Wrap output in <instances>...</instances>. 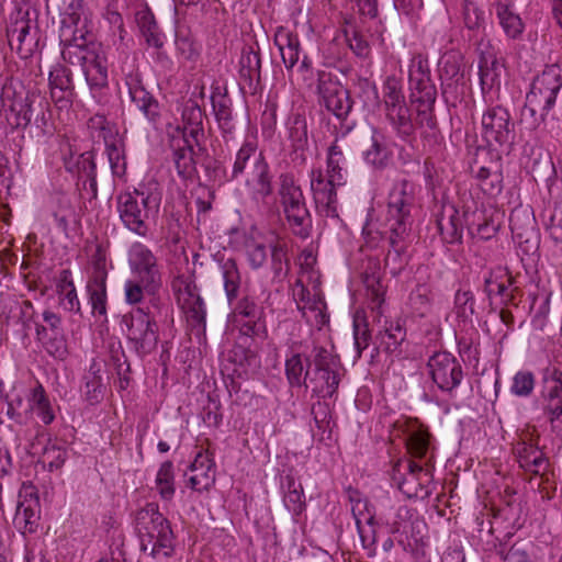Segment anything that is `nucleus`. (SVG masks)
<instances>
[{"mask_svg": "<svg viewBox=\"0 0 562 562\" xmlns=\"http://www.w3.org/2000/svg\"><path fill=\"white\" fill-rule=\"evenodd\" d=\"M183 145L173 149L172 159L177 173L183 180L192 179L196 173V162L194 160V143L189 138H183Z\"/></svg>", "mask_w": 562, "mask_h": 562, "instance_id": "obj_35", "label": "nucleus"}, {"mask_svg": "<svg viewBox=\"0 0 562 562\" xmlns=\"http://www.w3.org/2000/svg\"><path fill=\"white\" fill-rule=\"evenodd\" d=\"M383 110L406 103L400 79L395 76H389L383 82Z\"/></svg>", "mask_w": 562, "mask_h": 562, "instance_id": "obj_54", "label": "nucleus"}, {"mask_svg": "<svg viewBox=\"0 0 562 562\" xmlns=\"http://www.w3.org/2000/svg\"><path fill=\"white\" fill-rule=\"evenodd\" d=\"M87 31L83 27L75 30L74 36H70L69 41L60 40L61 56L65 61L71 65H80L83 67L88 60V56L97 48L95 44H88L86 40Z\"/></svg>", "mask_w": 562, "mask_h": 562, "instance_id": "obj_23", "label": "nucleus"}, {"mask_svg": "<svg viewBox=\"0 0 562 562\" xmlns=\"http://www.w3.org/2000/svg\"><path fill=\"white\" fill-rule=\"evenodd\" d=\"M138 24L142 34L149 46H153L157 49L164 46V36L159 31L158 25L154 21L153 16H150L149 14H144L139 19Z\"/></svg>", "mask_w": 562, "mask_h": 562, "instance_id": "obj_64", "label": "nucleus"}, {"mask_svg": "<svg viewBox=\"0 0 562 562\" xmlns=\"http://www.w3.org/2000/svg\"><path fill=\"white\" fill-rule=\"evenodd\" d=\"M308 381L315 394L319 397L327 398L336 393L340 378L338 371L312 370Z\"/></svg>", "mask_w": 562, "mask_h": 562, "instance_id": "obj_39", "label": "nucleus"}, {"mask_svg": "<svg viewBox=\"0 0 562 562\" xmlns=\"http://www.w3.org/2000/svg\"><path fill=\"white\" fill-rule=\"evenodd\" d=\"M561 87L560 69L557 66L546 68L531 83L530 91L526 95V109L532 116L539 114L544 121L546 115L555 103Z\"/></svg>", "mask_w": 562, "mask_h": 562, "instance_id": "obj_7", "label": "nucleus"}, {"mask_svg": "<svg viewBox=\"0 0 562 562\" xmlns=\"http://www.w3.org/2000/svg\"><path fill=\"white\" fill-rule=\"evenodd\" d=\"M122 329L131 348L139 357L151 353L159 340V329L155 317L142 307L133 308L122 317Z\"/></svg>", "mask_w": 562, "mask_h": 562, "instance_id": "obj_6", "label": "nucleus"}, {"mask_svg": "<svg viewBox=\"0 0 562 562\" xmlns=\"http://www.w3.org/2000/svg\"><path fill=\"white\" fill-rule=\"evenodd\" d=\"M203 120V110L195 102L188 101L182 111L183 138L193 142L199 150L202 149V143L205 138Z\"/></svg>", "mask_w": 562, "mask_h": 562, "instance_id": "obj_26", "label": "nucleus"}, {"mask_svg": "<svg viewBox=\"0 0 562 562\" xmlns=\"http://www.w3.org/2000/svg\"><path fill=\"white\" fill-rule=\"evenodd\" d=\"M218 267L229 304L237 300L241 284L240 272L234 258H221Z\"/></svg>", "mask_w": 562, "mask_h": 562, "instance_id": "obj_38", "label": "nucleus"}, {"mask_svg": "<svg viewBox=\"0 0 562 562\" xmlns=\"http://www.w3.org/2000/svg\"><path fill=\"white\" fill-rule=\"evenodd\" d=\"M492 9L507 38L514 41L520 40L525 31V23L517 13L514 1L494 0Z\"/></svg>", "mask_w": 562, "mask_h": 562, "instance_id": "obj_21", "label": "nucleus"}, {"mask_svg": "<svg viewBox=\"0 0 562 562\" xmlns=\"http://www.w3.org/2000/svg\"><path fill=\"white\" fill-rule=\"evenodd\" d=\"M56 292L59 296V303L64 310L78 314L81 313L80 301L69 269H64L59 272L56 283Z\"/></svg>", "mask_w": 562, "mask_h": 562, "instance_id": "obj_34", "label": "nucleus"}, {"mask_svg": "<svg viewBox=\"0 0 562 562\" xmlns=\"http://www.w3.org/2000/svg\"><path fill=\"white\" fill-rule=\"evenodd\" d=\"M66 457L67 452L64 448L49 443L43 448L40 462L52 472L63 467Z\"/></svg>", "mask_w": 562, "mask_h": 562, "instance_id": "obj_63", "label": "nucleus"}, {"mask_svg": "<svg viewBox=\"0 0 562 562\" xmlns=\"http://www.w3.org/2000/svg\"><path fill=\"white\" fill-rule=\"evenodd\" d=\"M14 522L23 530V533H34L37 530L41 518V505L37 493L33 486L25 487L20 493Z\"/></svg>", "mask_w": 562, "mask_h": 562, "instance_id": "obj_19", "label": "nucleus"}, {"mask_svg": "<svg viewBox=\"0 0 562 562\" xmlns=\"http://www.w3.org/2000/svg\"><path fill=\"white\" fill-rule=\"evenodd\" d=\"M135 529L140 550L157 561L170 558L175 551V535L169 520L156 503H148L135 515Z\"/></svg>", "mask_w": 562, "mask_h": 562, "instance_id": "obj_2", "label": "nucleus"}, {"mask_svg": "<svg viewBox=\"0 0 562 562\" xmlns=\"http://www.w3.org/2000/svg\"><path fill=\"white\" fill-rule=\"evenodd\" d=\"M266 160L262 151H258L255 140H245L235 155L231 179H237L259 162L261 164Z\"/></svg>", "mask_w": 562, "mask_h": 562, "instance_id": "obj_31", "label": "nucleus"}, {"mask_svg": "<svg viewBox=\"0 0 562 562\" xmlns=\"http://www.w3.org/2000/svg\"><path fill=\"white\" fill-rule=\"evenodd\" d=\"M406 340L405 322L397 318L386 321L383 328L375 336L376 346L372 350L371 357L379 353L380 350L387 355H401V346Z\"/></svg>", "mask_w": 562, "mask_h": 562, "instance_id": "obj_20", "label": "nucleus"}, {"mask_svg": "<svg viewBox=\"0 0 562 562\" xmlns=\"http://www.w3.org/2000/svg\"><path fill=\"white\" fill-rule=\"evenodd\" d=\"M509 223L513 238L522 251L525 254L536 251L538 248V238L533 216L526 214V222L522 224L520 223L519 212L515 211L509 217Z\"/></svg>", "mask_w": 562, "mask_h": 562, "instance_id": "obj_24", "label": "nucleus"}, {"mask_svg": "<svg viewBox=\"0 0 562 562\" xmlns=\"http://www.w3.org/2000/svg\"><path fill=\"white\" fill-rule=\"evenodd\" d=\"M89 127L98 131V136L104 142L105 148L122 143L119 133L104 115H94L89 121Z\"/></svg>", "mask_w": 562, "mask_h": 562, "instance_id": "obj_59", "label": "nucleus"}, {"mask_svg": "<svg viewBox=\"0 0 562 562\" xmlns=\"http://www.w3.org/2000/svg\"><path fill=\"white\" fill-rule=\"evenodd\" d=\"M172 290L177 295L179 305L201 299L195 282L187 276H177L172 283Z\"/></svg>", "mask_w": 562, "mask_h": 562, "instance_id": "obj_58", "label": "nucleus"}, {"mask_svg": "<svg viewBox=\"0 0 562 562\" xmlns=\"http://www.w3.org/2000/svg\"><path fill=\"white\" fill-rule=\"evenodd\" d=\"M48 81L52 90V98L57 101H60L64 98V93L72 87L71 72L63 65H56L52 68Z\"/></svg>", "mask_w": 562, "mask_h": 562, "instance_id": "obj_50", "label": "nucleus"}, {"mask_svg": "<svg viewBox=\"0 0 562 562\" xmlns=\"http://www.w3.org/2000/svg\"><path fill=\"white\" fill-rule=\"evenodd\" d=\"M337 180L323 175L322 169L311 171V190L317 212L327 218L339 220L337 207Z\"/></svg>", "mask_w": 562, "mask_h": 562, "instance_id": "obj_14", "label": "nucleus"}, {"mask_svg": "<svg viewBox=\"0 0 562 562\" xmlns=\"http://www.w3.org/2000/svg\"><path fill=\"white\" fill-rule=\"evenodd\" d=\"M30 407L37 417L45 424L49 425L55 419L52 404L45 393L44 387L37 384L33 390L30 398Z\"/></svg>", "mask_w": 562, "mask_h": 562, "instance_id": "obj_52", "label": "nucleus"}, {"mask_svg": "<svg viewBox=\"0 0 562 562\" xmlns=\"http://www.w3.org/2000/svg\"><path fill=\"white\" fill-rule=\"evenodd\" d=\"M311 361L306 359V367L304 366L301 353H292L285 360V375L291 387H307V380L311 373Z\"/></svg>", "mask_w": 562, "mask_h": 562, "instance_id": "obj_41", "label": "nucleus"}, {"mask_svg": "<svg viewBox=\"0 0 562 562\" xmlns=\"http://www.w3.org/2000/svg\"><path fill=\"white\" fill-rule=\"evenodd\" d=\"M99 372L100 368L95 362H92L88 372L82 378V394L85 400L91 405L99 403L104 395V386Z\"/></svg>", "mask_w": 562, "mask_h": 562, "instance_id": "obj_45", "label": "nucleus"}, {"mask_svg": "<svg viewBox=\"0 0 562 562\" xmlns=\"http://www.w3.org/2000/svg\"><path fill=\"white\" fill-rule=\"evenodd\" d=\"M463 21L465 27L474 33H479L485 27L484 12L473 0H464Z\"/></svg>", "mask_w": 562, "mask_h": 562, "instance_id": "obj_61", "label": "nucleus"}, {"mask_svg": "<svg viewBox=\"0 0 562 562\" xmlns=\"http://www.w3.org/2000/svg\"><path fill=\"white\" fill-rule=\"evenodd\" d=\"M475 179L484 194L490 198H496L503 191V172L498 161L480 166L475 171Z\"/></svg>", "mask_w": 562, "mask_h": 562, "instance_id": "obj_32", "label": "nucleus"}, {"mask_svg": "<svg viewBox=\"0 0 562 562\" xmlns=\"http://www.w3.org/2000/svg\"><path fill=\"white\" fill-rule=\"evenodd\" d=\"M384 113L386 120L401 138L407 139L414 134L415 128L407 103L391 108L384 111Z\"/></svg>", "mask_w": 562, "mask_h": 562, "instance_id": "obj_42", "label": "nucleus"}, {"mask_svg": "<svg viewBox=\"0 0 562 562\" xmlns=\"http://www.w3.org/2000/svg\"><path fill=\"white\" fill-rule=\"evenodd\" d=\"M82 71L91 89H102L108 86V60L101 46L98 45L88 56Z\"/></svg>", "mask_w": 562, "mask_h": 562, "instance_id": "obj_27", "label": "nucleus"}, {"mask_svg": "<svg viewBox=\"0 0 562 562\" xmlns=\"http://www.w3.org/2000/svg\"><path fill=\"white\" fill-rule=\"evenodd\" d=\"M510 278L507 273L502 271H499V274L488 272L484 278V292L490 300H492L494 295H498L503 304H508L514 299L513 293L508 290Z\"/></svg>", "mask_w": 562, "mask_h": 562, "instance_id": "obj_43", "label": "nucleus"}, {"mask_svg": "<svg viewBox=\"0 0 562 562\" xmlns=\"http://www.w3.org/2000/svg\"><path fill=\"white\" fill-rule=\"evenodd\" d=\"M289 138L295 151L304 150L308 144L307 122L301 114H295L288 122Z\"/></svg>", "mask_w": 562, "mask_h": 562, "instance_id": "obj_53", "label": "nucleus"}, {"mask_svg": "<svg viewBox=\"0 0 562 562\" xmlns=\"http://www.w3.org/2000/svg\"><path fill=\"white\" fill-rule=\"evenodd\" d=\"M310 361L311 366H314L313 370L338 371L339 369L338 358L331 355V352L323 346H314L312 350V360Z\"/></svg>", "mask_w": 562, "mask_h": 562, "instance_id": "obj_62", "label": "nucleus"}, {"mask_svg": "<svg viewBox=\"0 0 562 562\" xmlns=\"http://www.w3.org/2000/svg\"><path fill=\"white\" fill-rule=\"evenodd\" d=\"M439 75L442 82L458 83L463 78L461 55L453 52L445 54L439 61Z\"/></svg>", "mask_w": 562, "mask_h": 562, "instance_id": "obj_51", "label": "nucleus"}, {"mask_svg": "<svg viewBox=\"0 0 562 562\" xmlns=\"http://www.w3.org/2000/svg\"><path fill=\"white\" fill-rule=\"evenodd\" d=\"M35 331L37 339L42 341L45 350L50 356L60 360L66 358L68 349L64 333L49 336L47 328L42 324H36Z\"/></svg>", "mask_w": 562, "mask_h": 562, "instance_id": "obj_44", "label": "nucleus"}, {"mask_svg": "<svg viewBox=\"0 0 562 562\" xmlns=\"http://www.w3.org/2000/svg\"><path fill=\"white\" fill-rule=\"evenodd\" d=\"M482 137L490 147L509 153L515 143V123L507 109L490 106L482 115Z\"/></svg>", "mask_w": 562, "mask_h": 562, "instance_id": "obj_8", "label": "nucleus"}, {"mask_svg": "<svg viewBox=\"0 0 562 562\" xmlns=\"http://www.w3.org/2000/svg\"><path fill=\"white\" fill-rule=\"evenodd\" d=\"M213 111L218 123V127L226 142L234 139L236 125L233 121L231 99L227 95L218 94L212 97Z\"/></svg>", "mask_w": 562, "mask_h": 562, "instance_id": "obj_37", "label": "nucleus"}, {"mask_svg": "<svg viewBox=\"0 0 562 562\" xmlns=\"http://www.w3.org/2000/svg\"><path fill=\"white\" fill-rule=\"evenodd\" d=\"M180 306L186 314L187 323L191 331L198 337L204 335L206 327V310L202 297Z\"/></svg>", "mask_w": 562, "mask_h": 562, "instance_id": "obj_46", "label": "nucleus"}, {"mask_svg": "<svg viewBox=\"0 0 562 562\" xmlns=\"http://www.w3.org/2000/svg\"><path fill=\"white\" fill-rule=\"evenodd\" d=\"M238 86L243 94L255 95L261 82V58L254 46H245L239 58Z\"/></svg>", "mask_w": 562, "mask_h": 562, "instance_id": "obj_18", "label": "nucleus"}, {"mask_svg": "<svg viewBox=\"0 0 562 562\" xmlns=\"http://www.w3.org/2000/svg\"><path fill=\"white\" fill-rule=\"evenodd\" d=\"M278 194L291 232L302 239L308 238L312 232V216L303 191L296 184L293 175H280Z\"/></svg>", "mask_w": 562, "mask_h": 562, "instance_id": "obj_4", "label": "nucleus"}, {"mask_svg": "<svg viewBox=\"0 0 562 562\" xmlns=\"http://www.w3.org/2000/svg\"><path fill=\"white\" fill-rule=\"evenodd\" d=\"M37 11L31 7H20L10 15L7 36L11 47L31 54L37 43Z\"/></svg>", "mask_w": 562, "mask_h": 562, "instance_id": "obj_10", "label": "nucleus"}, {"mask_svg": "<svg viewBox=\"0 0 562 562\" xmlns=\"http://www.w3.org/2000/svg\"><path fill=\"white\" fill-rule=\"evenodd\" d=\"M0 106L7 112L8 122L15 128H25L32 121V101L22 90L14 89V97L4 100Z\"/></svg>", "mask_w": 562, "mask_h": 562, "instance_id": "obj_22", "label": "nucleus"}, {"mask_svg": "<svg viewBox=\"0 0 562 562\" xmlns=\"http://www.w3.org/2000/svg\"><path fill=\"white\" fill-rule=\"evenodd\" d=\"M416 203V186L407 179L395 181L387 194L386 226L390 233V245L396 257L406 250Z\"/></svg>", "mask_w": 562, "mask_h": 562, "instance_id": "obj_1", "label": "nucleus"}, {"mask_svg": "<svg viewBox=\"0 0 562 562\" xmlns=\"http://www.w3.org/2000/svg\"><path fill=\"white\" fill-rule=\"evenodd\" d=\"M347 173V160L341 147L337 144V138L327 150V175L337 180L340 186L345 182Z\"/></svg>", "mask_w": 562, "mask_h": 562, "instance_id": "obj_49", "label": "nucleus"}, {"mask_svg": "<svg viewBox=\"0 0 562 562\" xmlns=\"http://www.w3.org/2000/svg\"><path fill=\"white\" fill-rule=\"evenodd\" d=\"M363 283L371 300V308L376 311L378 314H382L381 307L384 302L385 291L381 283L380 276L375 272L371 274L366 273L363 277Z\"/></svg>", "mask_w": 562, "mask_h": 562, "instance_id": "obj_60", "label": "nucleus"}, {"mask_svg": "<svg viewBox=\"0 0 562 562\" xmlns=\"http://www.w3.org/2000/svg\"><path fill=\"white\" fill-rule=\"evenodd\" d=\"M161 194L156 188L142 184L132 191L121 192L116 209L123 225L131 232L146 236L150 222L159 212Z\"/></svg>", "mask_w": 562, "mask_h": 562, "instance_id": "obj_3", "label": "nucleus"}, {"mask_svg": "<svg viewBox=\"0 0 562 562\" xmlns=\"http://www.w3.org/2000/svg\"><path fill=\"white\" fill-rule=\"evenodd\" d=\"M316 90L319 102L340 121L338 133L346 136L355 127V122L349 121L353 102L348 89L333 74L318 71Z\"/></svg>", "mask_w": 562, "mask_h": 562, "instance_id": "obj_5", "label": "nucleus"}, {"mask_svg": "<svg viewBox=\"0 0 562 562\" xmlns=\"http://www.w3.org/2000/svg\"><path fill=\"white\" fill-rule=\"evenodd\" d=\"M63 3L59 38L69 41L75 30L83 27V31H87L86 20L81 18L83 3L82 0H63Z\"/></svg>", "mask_w": 562, "mask_h": 562, "instance_id": "obj_28", "label": "nucleus"}, {"mask_svg": "<svg viewBox=\"0 0 562 562\" xmlns=\"http://www.w3.org/2000/svg\"><path fill=\"white\" fill-rule=\"evenodd\" d=\"M363 156L367 164L374 169L382 170L390 164L392 153L387 148L383 135L374 131L371 137V145L364 150Z\"/></svg>", "mask_w": 562, "mask_h": 562, "instance_id": "obj_40", "label": "nucleus"}, {"mask_svg": "<svg viewBox=\"0 0 562 562\" xmlns=\"http://www.w3.org/2000/svg\"><path fill=\"white\" fill-rule=\"evenodd\" d=\"M245 186L251 202L260 212L270 214L277 211L274 203L269 202L272 198L273 186L270 166L267 160L259 162L247 171Z\"/></svg>", "mask_w": 562, "mask_h": 562, "instance_id": "obj_12", "label": "nucleus"}, {"mask_svg": "<svg viewBox=\"0 0 562 562\" xmlns=\"http://www.w3.org/2000/svg\"><path fill=\"white\" fill-rule=\"evenodd\" d=\"M437 227L445 243H461L462 221L459 211L453 205L442 207V211L437 218Z\"/></svg>", "mask_w": 562, "mask_h": 562, "instance_id": "obj_30", "label": "nucleus"}, {"mask_svg": "<svg viewBox=\"0 0 562 562\" xmlns=\"http://www.w3.org/2000/svg\"><path fill=\"white\" fill-rule=\"evenodd\" d=\"M286 487L288 491L283 497L284 505L294 515H300L305 507L303 486L294 477L286 476Z\"/></svg>", "mask_w": 562, "mask_h": 562, "instance_id": "obj_55", "label": "nucleus"}, {"mask_svg": "<svg viewBox=\"0 0 562 562\" xmlns=\"http://www.w3.org/2000/svg\"><path fill=\"white\" fill-rule=\"evenodd\" d=\"M155 488L162 501L169 502L173 498L176 493L175 467L171 461L160 464L155 479Z\"/></svg>", "mask_w": 562, "mask_h": 562, "instance_id": "obj_48", "label": "nucleus"}, {"mask_svg": "<svg viewBox=\"0 0 562 562\" xmlns=\"http://www.w3.org/2000/svg\"><path fill=\"white\" fill-rule=\"evenodd\" d=\"M519 467L533 474H540L548 468V459L539 447L531 441L520 440L514 446Z\"/></svg>", "mask_w": 562, "mask_h": 562, "instance_id": "obj_25", "label": "nucleus"}, {"mask_svg": "<svg viewBox=\"0 0 562 562\" xmlns=\"http://www.w3.org/2000/svg\"><path fill=\"white\" fill-rule=\"evenodd\" d=\"M423 467L411 460H397L392 469V481L408 498L428 496L422 482Z\"/></svg>", "mask_w": 562, "mask_h": 562, "instance_id": "obj_15", "label": "nucleus"}, {"mask_svg": "<svg viewBox=\"0 0 562 562\" xmlns=\"http://www.w3.org/2000/svg\"><path fill=\"white\" fill-rule=\"evenodd\" d=\"M86 290L92 308V314L105 318L108 313L106 280L88 279Z\"/></svg>", "mask_w": 562, "mask_h": 562, "instance_id": "obj_47", "label": "nucleus"}, {"mask_svg": "<svg viewBox=\"0 0 562 562\" xmlns=\"http://www.w3.org/2000/svg\"><path fill=\"white\" fill-rule=\"evenodd\" d=\"M427 529V524L424 518L417 516L411 520L403 531H400L395 536V539L405 551L416 552L425 546Z\"/></svg>", "mask_w": 562, "mask_h": 562, "instance_id": "obj_33", "label": "nucleus"}, {"mask_svg": "<svg viewBox=\"0 0 562 562\" xmlns=\"http://www.w3.org/2000/svg\"><path fill=\"white\" fill-rule=\"evenodd\" d=\"M176 48L178 54L189 61H195L200 55V48L189 30L176 31Z\"/></svg>", "mask_w": 562, "mask_h": 562, "instance_id": "obj_56", "label": "nucleus"}, {"mask_svg": "<svg viewBox=\"0 0 562 562\" xmlns=\"http://www.w3.org/2000/svg\"><path fill=\"white\" fill-rule=\"evenodd\" d=\"M540 404L551 431L562 436V369L547 367L541 372Z\"/></svg>", "mask_w": 562, "mask_h": 562, "instance_id": "obj_9", "label": "nucleus"}, {"mask_svg": "<svg viewBox=\"0 0 562 562\" xmlns=\"http://www.w3.org/2000/svg\"><path fill=\"white\" fill-rule=\"evenodd\" d=\"M131 271L146 286H160L161 272L154 252L142 243H134L128 250Z\"/></svg>", "mask_w": 562, "mask_h": 562, "instance_id": "obj_13", "label": "nucleus"}, {"mask_svg": "<svg viewBox=\"0 0 562 562\" xmlns=\"http://www.w3.org/2000/svg\"><path fill=\"white\" fill-rule=\"evenodd\" d=\"M299 311L307 323H311L321 329L329 322V315L326 313V303L318 286H314L313 296L301 305Z\"/></svg>", "mask_w": 562, "mask_h": 562, "instance_id": "obj_36", "label": "nucleus"}, {"mask_svg": "<svg viewBox=\"0 0 562 562\" xmlns=\"http://www.w3.org/2000/svg\"><path fill=\"white\" fill-rule=\"evenodd\" d=\"M274 44L280 50L285 68L291 70L300 59L301 43L297 34L279 26L274 33Z\"/></svg>", "mask_w": 562, "mask_h": 562, "instance_id": "obj_29", "label": "nucleus"}, {"mask_svg": "<svg viewBox=\"0 0 562 562\" xmlns=\"http://www.w3.org/2000/svg\"><path fill=\"white\" fill-rule=\"evenodd\" d=\"M271 270L273 278L282 280L289 271L288 248L284 243L276 241L270 245Z\"/></svg>", "mask_w": 562, "mask_h": 562, "instance_id": "obj_57", "label": "nucleus"}, {"mask_svg": "<svg viewBox=\"0 0 562 562\" xmlns=\"http://www.w3.org/2000/svg\"><path fill=\"white\" fill-rule=\"evenodd\" d=\"M125 85L135 108L143 113L153 126H157L161 119V106L157 99L145 89L139 74L128 72L125 76Z\"/></svg>", "mask_w": 562, "mask_h": 562, "instance_id": "obj_16", "label": "nucleus"}, {"mask_svg": "<svg viewBox=\"0 0 562 562\" xmlns=\"http://www.w3.org/2000/svg\"><path fill=\"white\" fill-rule=\"evenodd\" d=\"M411 98H419L428 104L437 99V89L430 78L428 59L423 54L412 57L408 70Z\"/></svg>", "mask_w": 562, "mask_h": 562, "instance_id": "obj_17", "label": "nucleus"}, {"mask_svg": "<svg viewBox=\"0 0 562 562\" xmlns=\"http://www.w3.org/2000/svg\"><path fill=\"white\" fill-rule=\"evenodd\" d=\"M428 373L439 390L451 393L463 380L460 361L447 351L436 352L427 361Z\"/></svg>", "mask_w": 562, "mask_h": 562, "instance_id": "obj_11", "label": "nucleus"}]
</instances>
